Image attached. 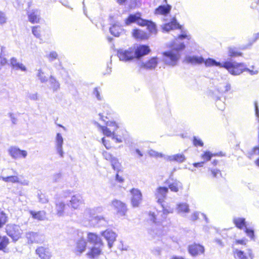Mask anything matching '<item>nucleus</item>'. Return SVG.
<instances>
[{"label":"nucleus","mask_w":259,"mask_h":259,"mask_svg":"<svg viewBox=\"0 0 259 259\" xmlns=\"http://www.w3.org/2000/svg\"><path fill=\"white\" fill-rule=\"evenodd\" d=\"M103 210L102 206L95 207L93 208H87L84 210L83 217L99 227L106 226L107 224L106 219L103 216L97 215V214L102 212Z\"/></svg>","instance_id":"obj_1"},{"label":"nucleus","mask_w":259,"mask_h":259,"mask_svg":"<svg viewBox=\"0 0 259 259\" xmlns=\"http://www.w3.org/2000/svg\"><path fill=\"white\" fill-rule=\"evenodd\" d=\"M185 48V44L182 42L171 50L163 52V61L166 65L171 66H176L181 57L180 52Z\"/></svg>","instance_id":"obj_2"},{"label":"nucleus","mask_w":259,"mask_h":259,"mask_svg":"<svg viewBox=\"0 0 259 259\" xmlns=\"http://www.w3.org/2000/svg\"><path fill=\"white\" fill-rule=\"evenodd\" d=\"M149 218L154 225L149 231V234L153 238L157 237L158 238L165 235L167 233V227L161 224V222L157 221V215L155 212L150 211Z\"/></svg>","instance_id":"obj_3"},{"label":"nucleus","mask_w":259,"mask_h":259,"mask_svg":"<svg viewBox=\"0 0 259 259\" xmlns=\"http://www.w3.org/2000/svg\"><path fill=\"white\" fill-rule=\"evenodd\" d=\"M223 68L226 69L232 75H238L244 71L245 64L242 63L225 61L224 62Z\"/></svg>","instance_id":"obj_4"},{"label":"nucleus","mask_w":259,"mask_h":259,"mask_svg":"<svg viewBox=\"0 0 259 259\" xmlns=\"http://www.w3.org/2000/svg\"><path fill=\"white\" fill-rule=\"evenodd\" d=\"M132 48L134 50L135 58L138 60L148 55L151 52L149 47L146 45H140L136 47H132Z\"/></svg>","instance_id":"obj_5"},{"label":"nucleus","mask_w":259,"mask_h":259,"mask_svg":"<svg viewBox=\"0 0 259 259\" xmlns=\"http://www.w3.org/2000/svg\"><path fill=\"white\" fill-rule=\"evenodd\" d=\"M132 47L127 50L119 49L117 51V55L120 61H130L135 58Z\"/></svg>","instance_id":"obj_6"},{"label":"nucleus","mask_w":259,"mask_h":259,"mask_svg":"<svg viewBox=\"0 0 259 259\" xmlns=\"http://www.w3.org/2000/svg\"><path fill=\"white\" fill-rule=\"evenodd\" d=\"M184 61L187 64L192 65H197L203 64L204 58L202 56L187 55L185 56Z\"/></svg>","instance_id":"obj_7"},{"label":"nucleus","mask_w":259,"mask_h":259,"mask_svg":"<svg viewBox=\"0 0 259 259\" xmlns=\"http://www.w3.org/2000/svg\"><path fill=\"white\" fill-rule=\"evenodd\" d=\"M6 232L7 235L14 241L18 240L20 237L21 232L19 227L16 225L7 226Z\"/></svg>","instance_id":"obj_8"},{"label":"nucleus","mask_w":259,"mask_h":259,"mask_svg":"<svg viewBox=\"0 0 259 259\" xmlns=\"http://www.w3.org/2000/svg\"><path fill=\"white\" fill-rule=\"evenodd\" d=\"M69 206L66 205L65 202L62 200H58L55 202V210L57 215L59 217H62L65 214H68L67 211Z\"/></svg>","instance_id":"obj_9"},{"label":"nucleus","mask_w":259,"mask_h":259,"mask_svg":"<svg viewBox=\"0 0 259 259\" xmlns=\"http://www.w3.org/2000/svg\"><path fill=\"white\" fill-rule=\"evenodd\" d=\"M8 152L10 156L14 159H18L21 157L25 158L27 155V152L25 150H22L16 147H11Z\"/></svg>","instance_id":"obj_10"},{"label":"nucleus","mask_w":259,"mask_h":259,"mask_svg":"<svg viewBox=\"0 0 259 259\" xmlns=\"http://www.w3.org/2000/svg\"><path fill=\"white\" fill-rule=\"evenodd\" d=\"M234 257L235 259H253L254 254L251 249H247L246 253L241 250L235 249L234 250Z\"/></svg>","instance_id":"obj_11"},{"label":"nucleus","mask_w":259,"mask_h":259,"mask_svg":"<svg viewBox=\"0 0 259 259\" xmlns=\"http://www.w3.org/2000/svg\"><path fill=\"white\" fill-rule=\"evenodd\" d=\"M168 191V189L166 187H159L157 188L155 195L157 202L159 204H162L163 202Z\"/></svg>","instance_id":"obj_12"},{"label":"nucleus","mask_w":259,"mask_h":259,"mask_svg":"<svg viewBox=\"0 0 259 259\" xmlns=\"http://www.w3.org/2000/svg\"><path fill=\"white\" fill-rule=\"evenodd\" d=\"M182 26L177 22L175 18H173L170 22L161 25L163 32H168L171 30L181 29Z\"/></svg>","instance_id":"obj_13"},{"label":"nucleus","mask_w":259,"mask_h":259,"mask_svg":"<svg viewBox=\"0 0 259 259\" xmlns=\"http://www.w3.org/2000/svg\"><path fill=\"white\" fill-rule=\"evenodd\" d=\"M26 237L28 239V242L30 243H42L44 240V237L42 235L33 232L27 233Z\"/></svg>","instance_id":"obj_14"},{"label":"nucleus","mask_w":259,"mask_h":259,"mask_svg":"<svg viewBox=\"0 0 259 259\" xmlns=\"http://www.w3.org/2000/svg\"><path fill=\"white\" fill-rule=\"evenodd\" d=\"M102 235L107 241L108 247L111 248L113 246L114 242L116 240L117 236L116 233L112 230H107L104 232H102Z\"/></svg>","instance_id":"obj_15"},{"label":"nucleus","mask_w":259,"mask_h":259,"mask_svg":"<svg viewBox=\"0 0 259 259\" xmlns=\"http://www.w3.org/2000/svg\"><path fill=\"white\" fill-rule=\"evenodd\" d=\"M55 147L57 152L59 154L61 157H64V152L63 150V144L64 142L63 138L60 133H57L55 137Z\"/></svg>","instance_id":"obj_16"},{"label":"nucleus","mask_w":259,"mask_h":259,"mask_svg":"<svg viewBox=\"0 0 259 259\" xmlns=\"http://www.w3.org/2000/svg\"><path fill=\"white\" fill-rule=\"evenodd\" d=\"M141 20H144L141 18V15L140 13H136L134 14H130L125 20V24L126 25H129L133 23H136L139 25L141 26L143 23H141Z\"/></svg>","instance_id":"obj_17"},{"label":"nucleus","mask_w":259,"mask_h":259,"mask_svg":"<svg viewBox=\"0 0 259 259\" xmlns=\"http://www.w3.org/2000/svg\"><path fill=\"white\" fill-rule=\"evenodd\" d=\"M83 203V200L81 195L77 194L73 195L70 200V204L72 208L77 209Z\"/></svg>","instance_id":"obj_18"},{"label":"nucleus","mask_w":259,"mask_h":259,"mask_svg":"<svg viewBox=\"0 0 259 259\" xmlns=\"http://www.w3.org/2000/svg\"><path fill=\"white\" fill-rule=\"evenodd\" d=\"M131 192L133 195L132 198V203L134 207L138 206L142 200V193L140 191L137 189H132Z\"/></svg>","instance_id":"obj_19"},{"label":"nucleus","mask_w":259,"mask_h":259,"mask_svg":"<svg viewBox=\"0 0 259 259\" xmlns=\"http://www.w3.org/2000/svg\"><path fill=\"white\" fill-rule=\"evenodd\" d=\"M188 251L192 255L195 256L203 253L204 251V248L200 244L195 243L189 245Z\"/></svg>","instance_id":"obj_20"},{"label":"nucleus","mask_w":259,"mask_h":259,"mask_svg":"<svg viewBox=\"0 0 259 259\" xmlns=\"http://www.w3.org/2000/svg\"><path fill=\"white\" fill-rule=\"evenodd\" d=\"M112 204L118 213L121 216L125 214L126 211V207L124 203L120 201L114 200L112 201Z\"/></svg>","instance_id":"obj_21"},{"label":"nucleus","mask_w":259,"mask_h":259,"mask_svg":"<svg viewBox=\"0 0 259 259\" xmlns=\"http://www.w3.org/2000/svg\"><path fill=\"white\" fill-rule=\"evenodd\" d=\"M29 21L32 23H37L40 19V12L38 10H32L28 12Z\"/></svg>","instance_id":"obj_22"},{"label":"nucleus","mask_w":259,"mask_h":259,"mask_svg":"<svg viewBox=\"0 0 259 259\" xmlns=\"http://www.w3.org/2000/svg\"><path fill=\"white\" fill-rule=\"evenodd\" d=\"M156 57H152L150 60L146 62H143L141 64V67L147 69H155L157 64L158 60Z\"/></svg>","instance_id":"obj_23"},{"label":"nucleus","mask_w":259,"mask_h":259,"mask_svg":"<svg viewBox=\"0 0 259 259\" xmlns=\"http://www.w3.org/2000/svg\"><path fill=\"white\" fill-rule=\"evenodd\" d=\"M36 253L41 259H50L51 256L49 249L42 246L38 247Z\"/></svg>","instance_id":"obj_24"},{"label":"nucleus","mask_w":259,"mask_h":259,"mask_svg":"<svg viewBox=\"0 0 259 259\" xmlns=\"http://www.w3.org/2000/svg\"><path fill=\"white\" fill-rule=\"evenodd\" d=\"M142 24V26H146L147 27V29L149 31V32L152 34H156L157 33V29L156 27V25L155 23L150 20H148L144 19V20H141Z\"/></svg>","instance_id":"obj_25"},{"label":"nucleus","mask_w":259,"mask_h":259,"mask_svg":"<svg viewBox=\"0 0 259 259\" xmlns=\"http://www.w3.org/2000/svg\"><path fill=\"white\" fill-rule=\"evenodd\" d=\"M103 245H93L90 250L87 253L89 257L94 258L98 256L101 253Z\"/></svg>","instance_id":"obj_26"},{"label":"nucleus","mask_w":259,"mask_h":259,"mask_svg":"<svg viewBox=\"0 0 259 259\" xmlns=\"http://www.w3.org/2000/svg\"><path fill=\"white\" fill-rule=\"evenodd\" d=\"M88 239L89 242L93 244V245H103V243L100 237L95 233H88Z\"/></svg>","instance_id":"obj_27"},{"label":"nucleus","mask_w":259,"mask_h":259,"mask_svg":"<svg viewBox=\"0 0 259 259\" xmlns=\"http://www.w3.org/2000/svg\"><path fill=\"white\" fill-rule=\"evenodd\" d=\"M122 31L121 25L119 22H115L112 24L109 28V31L110 33L115 37L119 36L120 33Z\"/></svg>","instance_id":"obj_28"},{"label":"nucleus","mask_w":259,"mask_h":259,"mask_svg":"<svg viewBox=\"0 0 259 259\" xmlns=\"http://www.w3.org/2000/svg\"><path fill=\"white\" fill-rule=\"evenodd\" d=\"M10 62V65L14 69L21 70L22 71L27 70L26 67L22 63L18 62L17 58L12 57L11 58Z\"/></svg>","instance_id":"obj_29"},{"label":"nucleus","mask_w":259,"mask_h":259,"mask_svg":"<svg viewBox=\"0 0 259 259\" xmlns=\"http://www.w3.org/2000/svg\"><path fill=\"white\" fill-rule=\"evenodd\" d=\"M233 222L235 226L240 230L244 229L247 227L245 219L244 218L234 217Z\"/></svg>","instance_id":"obj_30"},{"label":"nucleus","mask_w":259,"mask_h":259,"mask_svg":"<svg viewBox=\"0 0 259 259\" xmlns=\"http://www.w3.org/2000/svg\"><path fill=\"white\" fill-rule=\"evenodd\" d=\"M203 63L204 64V65L206 67L218 66L223 68L224 65V62L221 63L220 62H218L215 59L211 58H208L206 59H204V61L203 62Z\"/></svg>","instance_id":"obj_31"},{"label":"nucleus","mask_w":259,"mask_h":259,"mask_svg":"<svg viewBox=\"0 0 259 259\" xmlns=\"http://www.w3.org/2000/svg\"><path fill=\"white\" fill-rule=\"evenodd\" d=\"M171 9V6L169 5H160L155 9V13L156 14L166 15L170 13Z\"/></svg>","instance_id":"obj_32"},{"label":"nucleus","mask_w":259,"mask_h":259,"mask_svg":"<svg viewBox=\"0 0 259 259\" xmlns=\"http://www.w3.org/2000/svg\"><path fill=\"white\" fill-rule=\"evenodd\" d=\"M133 35L135 38L140 40H146L149 38V35L146 32L138 29L133 30Z\"/></svg>","instance_id":"obj_33"},{"label":"nucleus","mask_w":259,"mask_h":259,"mask_svg":"<svg viewBox=\"0 0 259 259\" xmlns=\"http://www.w3.org/2000/svg\"><path fill=\"white\" fill-rule=\"evenodd\" d=\"M29 213L33 219L37 220L38 221H43L46 218V212L44 211H35L33 210H29Z\"/></svg>","instance_id":"obj_34"},{"label":"nucleus","mask_w":259,"mask_h":259,"mask_svg":"<svg viewBox=\"0 0 259 259\" xmlns=\"http://www.w3.org/2000/svg\"><path fill=\"white\" fill-rule=\"evenodd\" d=\"M165 158L170 161H177L179 163L183 162L186 160V158L183 154H177L173 155L167 156Z\"/></svg>","instance_id":"obj_35"},{"label":"nucleus","mask_w":259,"mask_h":259,"mask_svg":"<svg viewBox=\"0 0 259 259\" xmlns=\"http://www.w3.org/2000/svg\"><path fill=\"white\" fill-rule=\"evenodd\" d=\"M87 242L84 239H80L76 242L75 251L81 253L85 251Z\"/></svg>","instance_id":"obj_36"},{"label":"nucleus","mask_w":259,"mask_h":259,"mask_svg":"<svg viewBox=\"0 0 259 259\" xmlns=\"http://www.w3.org/2000/svg\"><path fill=\"white\" fill-rule=\"evenodd\" d=\"M14 174H16V175L10 176L8 177H0V179H1L3 181L9 183L11 182L12 183H18L19 182V178L18 177V173L16 171H14Z\"/></svg>","instance_id":"obj_37"},{"label":"nucleus","mask_w":259,"mask_h":259,"mask_svg":"<svg viewBox=\"0 0 259 259\" xmlns=\"http://www.w3.org/2000/svg\"><path fill=\"white\" fill-rule=\"evenodd\" d=\"M178 213H188L190 211L189 206L186 203H180L177 204L176 207Z\"/></svg>","instance_id":"obj_38"},{"label":"nucleus","mask_w":259,"mask_h":259,"mask_svg":"<svg viewBox=\"0 0 259 259\" xmlns=\"http://www.w3.org/2000/svg\"><path fill=\"white\" fill-rule=\"evenodd\" d=\"M49 82L50 84V88L54 92H56L60 89V83L54 76H50Z\"/></svg>","instance_id":"obj_39"},{"label":"nucleus","mask_w":259,"mask_h":259,"mask_svg":"<svg viewBox=\"0 0 259 259\" xmlns=\"http://www.w3.org/2000/svg\"><path fill=\"white\" fill-rule=\"evenodd\" d=\"M167 184L170 190L175 192H177L179 191V188H181L182 186V183L177 180H175L171 183L168 181Z\"/></svg>","instance_id":"obj_40"},{"label":"nucleus","mask_w":259,"mask_h":259,"mask_svg":"<svg viewBox=\"0 0 259 259\" xmlns=\"http://www.w3.org/2000/svg\"><path fill=\"white\" fill-rule=\"evenodd\" d=\"M231 85L229 82L221 84L218 88V91L221 93L226 94L231 90Z\"/></svg>","instance_id":"obj_41"},{"label":"nucleus","mask_w":259,"mask_h":259,"mask_svg":"<svg viewBox=\"0 0 259 259\" xmlns=\"http://www.w3.org/2000/svg\"><path fill=\"white\" fill-rule=\"evenodd\" d=\"M9 243V239L6 236L2 237L0 236V250L3 251L4 252H8L6 247Z\"/></svg>","instance_id":"obj_42"},{"label":"nucleus","mask_w":259,"mask_h":259,"mask_svg":"<svg viewBox=\"0 0 259 259\" xmlns=\"http://www.w3.org/2000/svg\"><path fill=\"white\" fill-rule=\"evenodd\" d=\"M258 39H259V33L254 34L252 36L249 38L248 44L246 46H243L241 49L242 50L248 49Z\"/></svg>","instance_id":"obj_43"},{"label":"nucleus","mask_w":259,"mask_h":259,"mask_svg":"<svg viewBox=\"0 0 259 259\" xmlns=\"http://www.w3.org/2000/svg\"><path fill=\"white\" fill-rule=\"evenodd\" d=\"M36 77L41 83H46L48 81V77L45 75V72L41 69L37 70Z\"/></svg>","instance_id":"obj_44"},{"label":"nucleus","mask_w":259,"mask_h":259,"mask_svg":"<svg viewBox=\"0 0 259 259\" xmlns=\"http://www.w3.org/2000/svg\"><path fill=\"white\" fill-rule=\"evenodd\" d=\"M161 205L162 208L163 214L162 215V217L163 219H165L166 215L169 213H171L174 211V208L171 207L169 206H164L163 203L162 204H160Z\"/></svg>","instance_id":"obj_45"},{"label":"nucleus","mask_w":259,"mask_h":259,"mask_svg":"<svg viewBox=\"0 0 259 259\" xmlns=\"http://www.w3.org/2000/svg\"><path fill=\"white\" fill-rule=\"evenodd\" d=\"M200 214L202 216L203 219L205 220L206 223H208L209 222L208 219L206 217V214H205L203 213H200V212L198 211H195L191 214V220L193 221L198 220L199 219V215Z\"/></svg>","instance_id":"obj_46"},{"label":"nucleus","mask_w":259,"mask_h":259,"mask_svg":"<svg viewBox=\"0 0 259 259\" xmlns=\"http://www.w3.org/2000/svg\"><path fill=\"white\" fill-rule=\"evenodd\" d=\"M99 115L101 119L107 122V126H108V128H114L115 131H116L118 127L115 121H106V120L104 119V116L102 114L100 113Z\"/></svg>","instance_id":"obj_47"},{"label":"nucleus","mask_w":259,"mask_h":259,"mask_svg":"<svg viewBox=\"0 0 259 259\" xmlns=\"http://www.w3.org/2000/svg\"><path fill=\"white\" fill-rule=\"evenodd\" d=\"M41 28L40 26H35L32 27V33L37 38L41 37Z\"/></svg>","instance_id":"obj_48"},{"label":"nucleus","mask_w":259,"mask_h":259,"mask_svg":"<svg viewBox=\"0 0 259 259\" xmlns=\"http://www.w3.org/2000/svg\"><path fill=\"white\" fill-rule=\"evenodd\" d=\"M228 54L230 57H235L242 55V53L238 52L235 48H229L228 51Z\"/></svg>","instance_id":"obj_49"},{"label":"nucleus","mask_w":259,"mask_h":259,"mask_svg":"<svg viewBox=\"0 0 259 259\" xmlns=\"http://www.w3.org/2000/svg\"><path fill=\"white\" fill-rule=\"evenodd\" d=\"M215 104L217 108L220 110H223L225 108V103L221 100V98L215 97Z\"/></svg>","instance_id":"obj_50"},{"label":"nucleus","mask_w":259,"mask_h":259,"mask_svg":"<svg viewBox=\"0 0 259 259\" xmlns=\"http://www.w3.org/2000/svg\"><path fill=\"white\" fill-rule=\"evenodd\" d=\"M112 168L115 170L118 171L120 166V164L117 158L113 157L110 161Z\"/></svg>","instance_id":"obj_51"},{"label":"nucleus","mask_w":259,"mask_h":259,"mask_svg":"<svg viewBox=\"0 0 259 259\" xmlns=\"http://www.w3.org/2000/svg\"><path fill=\"white\" fill-rule=\"evenodd\" d=\"M244 232L246 233V235L250 238L251 240H254V232L253 229L245 227L244 229Z\"/></svg>","instance_id":"obj_52"},{"label":"nucleus","mask_w":259,"mask_h":259,"mask_svg":"<svg viewBox=\"0 0 259 259\" xmlns=\"http://www.w3.org/2000/svg\"><path fill=\"white\" fill-rule=\"evenodd\" d=\"M93 95L98 101L103 100V97L101 95V90L98 88H95L93 90Z\"/></svg>","instance_id":"obj_53"},{"label":"nucleus","mask_w":259,"mask_h":259,"mask_svg":"<svg viewBox=\"0 0 259 259\" xmlns=\"http://www.w3.org/2000/svg\"><path fill=\"white\" fill-rule=\"evenodd\" d=\"M112 139L117 143H122V138L120 135H118L115 132V130H113V134Z\"/></svg>","instance_id":"obj_54"},{"label":"nucleus","mask_w":259,"mask_h":259,"mask_svg":"<svg viewBox=\"0 0 259 259\" xmlns=\"http://www.w3.org/2000/svg\"><path fill=\"white\" fill-rule=\"evenodd\" d=\"M113 130L114 128H110L108 127L103 126L102 127V131L104 135L107 137H112Z\"/></svg>","instance_id":"obj_55"},{"label":"nucleus","mask_w":259,"mask_h":259,"mask_svg":"<svg viewBox=\"0 0 259 259\" xmlns=\"http://www.w3.org/2000/svg\"><path fill=\"white\" fill-rule=\"evenodd\" d=\"M62 174L59 173H56L54 174L52 176V181L54 183H58L61 181L62 180Z\"/></svg>","instance_id":"obj_56"},{"label":"nucleus","mask_w":259,"mask_h":259,"mask_svg":"<svg viewBox=\"0 0 259 259\" xmlns=\"http://www.w3.org/2000/svg\"><path fill=\"white\" fill-rule=\"evenodd\" d=\"M193 143L194 145L196 147H202L203 146V142H202V141L200 139L198 138L196 136L193 137Z\"/></svg>","instance_id":"obj_57"},{"label":"nucleus","mask_w":259,"mask_h":259,"mask_svg":"<svg viewBox=\"0 0 259 259\" xmlns=\"http://www.w3.org/2000/svg\"><path fill=\"white\" fill-rule=\"evenodd\" d=\"M181 30V33L179 35L178 38L180 39H190L191 37L190 35H187V32L185 30H183L182 29V27H181V29H180Z\"/></svg>","instance_id":"obj_58"},{"label":"nucleus","mask_w":259,"mask_h":259,"mask_svg":"<svg viewBox=\"0 0 259 259\" xmlns=\"http://www.w3.org/2000/svg\"><path fill=\"white\" fill-rule=\"evenodd\" d=\"M37 196L39 202L41 203H46L48 202V199L45 194H42L41 193H38Z\"/></svg>","instance_id":"obj_59"},{"label":"nucleus","mask_w":259,"mask_h":259,"mask_svg":"<svg viewBox=\"0 0 259 259\" xmlns=\"http://www.w3.org/2000/svg\"><path fill=\"white\" fill-rule=\"evenodd\" d=\"M209 170L210 171L213 178H218V176H222L221 171L218 169H209Z\"/></svg>","instance_id":"obj_60"},{"label":"nucleus","mask_w":259,"mask_h":259,"mask_svg":"<svg viewBox=\"0 0 259 259\" xmlns=\"http://www.w3.org/2000/svg\"><path fill=\"white\" fill-rule=\"evenodd\" d=\"M6 219L7 217L5 213L3 211L0 210V228L2 227V226L6 223Z\"/></svg>","instance_id":"obj_61"},{"label":"nucleus","mask_w":259,"mask_h":259,"mask_svg":"<svg viewBox=\"0 0 259 259\" xmlns=\"http://www.w3.org/2000/svg\"><path fill=\"white\" fill-rule=\"evenodd\" d=\"M58 54L57 52L55 51H52L50 53V54L48 56V58L49 59V61L52 62L54 60L58 58Z\"/></svg>","instance_id":"obj_62"},{"label":"nucleus","mask_w":259,"mask_h":259,"mask_svg":"<svg viewBox=\"0 0 259 259\" xmlns=\"http://www.w3.org/2000/svg\"><path fill=\"white\" fill-rule=\"evenodd\" d=\"M149 154L150 155V156L155 157H163L164 156L163 154L159 153L153 150H151L149 151Z\"/></svg>","instance_id":"obj_63"},{"label":"nucleus","mask_w":259,"mask_h":259,"mask_svg":"<svg viewBox=\"0 0 259 259\" xmlns=\"http://www.w3.org/2000/svg\"><path fill=\"white\" fill-rule=\"evenodd\" d=\"M212 154L209 151H206L202 155V158L206 161H209L210 160L212 156Z\"/></svg>","instance_id":"obj_64"}]
</instances>
